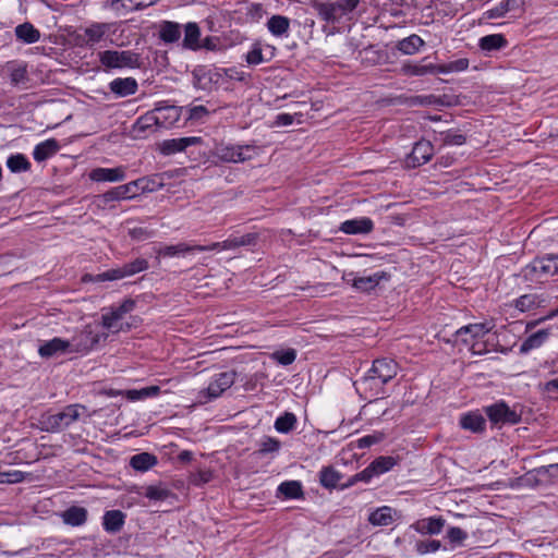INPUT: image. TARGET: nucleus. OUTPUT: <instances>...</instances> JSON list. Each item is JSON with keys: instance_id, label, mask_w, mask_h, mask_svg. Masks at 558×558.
Listing matches in <instances>:
<instances>
[{"instance_id": "obj_64", "label": "nucleus", "mask_w": 558, "mask_h": 558, "mask_svg": "<svg viewBox=\"0 0 558 558\" xmlns=\"http://www.w3.org/2000/svg\"><path fill=\"white\" fill-rule=\"evenodd\" d=\"M544 303H546L544 294L525 293V312L544 307Z\"/></svg>"}, {"instance_id": "obj_14", "label": "nucleus", "mask_w": 558, "mask_h": 558, "mask_svg": "<svg viewBox=\"0 0 558 558\" xmlns=\"http://www.w3.org/2000/svg\"><path fill=\"white\" fill-rule=\"evenodd\" d=\"M349 276L352 277V279L348 280L352 287L363 293H371L378 287L380 281H388L390 279V275L386 271H376L369 276H357L351 272Z\"/></svg>"}, {"instance_id": "obj_12", "label": "nucleus", "mask_w": 558, "mask_h": 558, "mask_svg": "<svg viewBox=\"0 0 558 558\" xmlns=\"http://www.w3.org/2000/svg\"><path fill=\"white\" fill-rule=\"evenodd\" d=\"M553 122L550 118L531 122L525 130V136H530L525 138V144H536V146L539 143L547 144V141L550 138V132L554 130Z\"/></svg>"}, {"instance_id": "obj_47", "label": "nucleus", "mask_w": 558, "mask_h": 558, "mask_svg": "<svg viewBox=\"0 0 558 558\" xmlns=\"http://www.w3.org/2000/svg\"><path fill=\"white\" fill-rule=\"evenodd\" d=\"M296 424L298 418L295 414L292 412H284L276 418L274 426L278 433L289 434L296 427Z\"/></svg>"}, {"instance_id": "obj_54", "label": "nucleus", "mask_w": 558, "mask_h": 558, "mask_svg": "<svg viewBox=\"0 0 558 558\" xmlns=\"http://www.w3.org/2000/svg\"><path fill=\"white\" fill-rule=\"evenodd\" d=\"M213 478L214 472L211 470H197L195 472L190 473L187 482L192 486L202 487L205 484L209 483Z\"/></svg>"}, {"instance_id": "obj_36", "label": "nucleus", "mask_w": 558, "mask_h": 558, "mask_svg": "<svg viewBox=\"0 0 558 558\" xmlns=\"http://www.w3.org/2000/svg\"><path fill=\"white\" fill-rule=\"evenodd\" d=\"M398 461L399 459L392 456H379L368 464V468L373 476L376 477L392 470Z\"/></svg>"}, {"instance_id": "obj_5", "label": "nucleus", "mask_w": 558, "mask_h": 558, "mask_svg": "<svg viewBox=\"0 0 558 558\" xmlns=\"http://www.w3.org/2000/svg\"><path fill=\"white\" fill-rule=\"evenodd\" d=\"M100 63L108 69L140 68V54L131 50H105L98 53Z\"/></svg>"}, {"instance_id": "obj_26", "label": "nucleus", "mask_w": 558, "mask_h": 558, "mask_svg": "<svg viewBox=\"0 0 558 558\" xmlns=\"http://www.w3.org/2000/svg\"><path fill=\"white\" fill-rule=\"evenodd\" d=\"M374 229V222L368 217H360L343 221L339 230L345 234H368Z\"/></svg>"}, {"instance_id": "obj_15", "label": "nucleus", "mask_w": 558, "mask_h": 558, "mask_svg": "<svg viewBox=\"0 0 558 558\" xmlns=\"http://www.w3.org/2000/svg\"><path fill=\"white\" fill-rule=\"evenodd\" d=\"M220 246V242L211 243L210 245H190L187 243H178L175 245L160 246L157 254L161 257H174L178 255H185L194 252L216 251Z\"/></svg>"}, {"instance_id": "obj_49", "label": "nucleus", "mask_w": 558, "mask_h": 558, "mask_svg": "<svg viewBox=\"0 0 558 558\" xmlns=\"http://www.w3.org/2000/svg\"><path fill=\"white\" fill-rule=\"evenodd\" d=\"M8 68L10 70V81L12 85L17 86L20 84H25L28 81L26 63L11 62Z\"/></svg>"}, {"instance_id": "obj_22", "label": "nucleus", "mask_w": 558, "mask_h": 558, "mask_svg": "<svg viewBox=\"0 0 558 558\" xmlns=\"http://www.w3.org/2000/svg\"><path fill=\"white\" fill-rule=\"evenodd\" d=\"M446 526V520L441 515H434L416 520L410 525V529L421 535H438Z\"/></svg>"}, {"instance_id": "obj_63", "label": "nucleus", "mask_w": 558, "mask_h": 558, "mask_svg": "<svg viewBox=\"0 0 558 558\" xmlns=\"http://www.w3.org/2000/svg\"><path fill=\"white\" fill-rule=\"evenodd\" d=\"M170 490L160 486L149 485L146 487L145 497L150 500H166L170 496Z\"/></svg>"}, {"instance_id": "obj_58", "label": "nucleus", "mask_w": 558, "mask_h": 558, "mask_svg": "<svg viewBox=\"0 0 558 558\" xmlns=\"http://www.w3.org/2000/svg\"><path fill=\"white\" fill-rule=\"evenodd\" d=\"M272 359L280 365H291L296 359V351L294 349L278 350L272 353Z\"/></svg>"}, {"instance_id": "obj_11", "label": "nucleus", "mask_w": 558, "mask_h": 558, "mask_svg": "<svg viewBox=\"0 0 558 558\" xmlns=\"http://www.w3.org/2000/svg\"><path fill=\"white\" fill-rule=\"evenodd\" d=\"M434 156V146L424 138L417 141L411 153L404 159V167L409 169L418 168L427 163Z\"/></svg>"}, {"instance_id": "obj_4", "label": "nucleus", "mask_w": 558, "mask_h": 558, "mask_svg": "<svg viewBox=\"0 0 558 558\" xmlns=\"http://www.w3.org/2000/svg\"><path fill=\"white\" fill-rule=\"evenodd\" d=\"M558 275V254H546L536 256L525 265V280L539 281L541 277Z\"/></svg>"}, {"instance_id": "obj_41", "label": "nucleus", "mask_w": 558, "mask_h": 558, "mask_svg": "<svg viewBox=\"0 0 558 558\" xmlns=\"http://www.w3.org/2000/svg\"><path fill=\"white\" fill-rule=\"evenodd\" d=\"M460 425L462 428L473 433H481L485 429L486 420L482 414L471 412L462 415Z\"/></svg>"}, {"instance_id": "obj_31", "label": "nucleus", "mask_w": 558, "mask_h": 558, "mask_svg": "<svg viewBox=\"0 0 558 558\" xmlns=\"http://www.w3.org/2000/svg\"><path fill=\"white\" fill-rule=\"evenodd\" d=\"M277 497L283 499H303L304 490L300 481H284L277 488Z\"/></svg>"}, {"instance_id": "obj_23", "label": "nucleus", "mask_w": 558, "mask_h": 558, "mask_svg": "<svg viewBox=\"0 0 558 558\" xmlns=\"http://www.w3.org/2000/svg\"><path fill=\"white\" fill-rule=\"evenodd\" d=\"M112 24L94 22L84 28V36L77 35L82 45L92 47L102 40L105 35L110 32Z\"/></svg>"}, {"instance_id": "obj_60", "label": "nucleus", "mask_w": 558, "mask_h": 558, "mask_svg": "<svg viewBox=\"0 0 558 558\" xmlns=\"http://www.w3.org/2000/svg\"><path fill=\"white\" fill-rule=\"evenodd\" d=\"M281 448V441L275 437H265L260 445L257 453L267 454L278 452Z\"/></svg>"}, {"instance_id": "obj_8", "label": "nucleus", "mask_w": 558, "mask_h": 558, "mask_svg": "<svg viewBox=\"0 0 558 558\" xmlns=\"http://www.w3.org/2000/svg\"><path fill=\"white\" fill-rule=\"evenodd\" d=\"M141 195L137 180L131 181L126 184H122L108 190L107 192L96 196V203L98 206H106L113 202L123 199H131Z\"/></svg>"}, {"instance_id": "obj_10", "label": "nucleus", "mask_w": 558, "mask_h": 558, "mask_svg": "<svg viewBox=\"0 0 558 558\" xmlns=\"http://www.w3.org/2000/svg\"><path fill=\"white\" fill-rule=\"evenodd\" d=\"M236 372L228 371L217 374L209 383L208 387L199 392L205 399L204 402L211 401L220 397L235 381Z\"/></svg>"}, {"instance_id": "obj_6", "label": "nucleus", "mask_w": 558, "mask_h": 558, "mask_svg": "<svg viewBox=\"0 0 558 558\" xmlns=\"http://www.w3.org/2000/svg\"><path fill=\"white\" fill-rule=\"evenodd\" d=\"M493 328L490 323L470 324L459 328L453 335V339H448V343H462L463 345H471L474 353V342L484 338Z\"/></svg>"}, {"instance_id": "obj_30", "label": "nucleus", "mask_w": 558, "mask_h": 558, "mask_svg": "<svg viewBox=\"0 0 558 558\" xmlns=\"http://www.w3.org/2000/svg\"><path fill=\"white\" fill-rule=\"evenodd\" d=\"M60 145L56 138L46 140L34 147L33 157L37 162L45 161L58 153Z\"/></svg>"}, {"instance_id": "obj_45", "label": "nucleus", "mask_w": 558, "mask_h": 558, "mask_svg": "<svg viewBox=\"0 0 558 558\" xmlns=\"http://www.w3.org/2000/svg\"><path fill=\"white\" fill-rule=\"evenodd\" d=\"M5 165L12 173L26 172L32 168V163L28 158L21 153L10 155Z\"/></svg>"}, {"instance_id": "obj_25", "label": "nucleus", "mask_w": 558, "mask_h": 558, "mask_svg": "<svg viewBox=\"0 0 558 558\" xmlns=\"http://www.w3.org/2000/svg\"><path fill=\"white\" fill-rule=\"evenodd\" d=\"M71 350L72 343L69 340L56 337L40 344L38 353L44 359H50L60 353L71 352Z\"/></svg>"}, {"instance_id": "obj_9", "label": "nucleus", "mask_w": 558, "mask_h": 558, "mask_svg": "<svg viewBox=\"0 0 558 558\" xmlns=\"http://www.w3.org/2000/svg\"><path fill=\"white\" fill-rule=\"evenodd\" d=\"M254 150L252 145L219 144L215 147L214 157L222 162H244L252 158L246 153Z\"/></svg>"}, {"instance_id": "obj_46", "label": "nucleus", "mask_w": 558, "mask_h": 558, "mask_svg": "<svg viewBox=\"0 0 558 558\" xmlns=\"http://www.w3.org/2000/svg\"><path fill=\"white\" fill-rule=\"evenodd\" d=\"M137 180L141 194L156 192L163 187L165 183L160 174L143 177Z\"/></svg>"}, {"instance_id": "obj_48", "label": "nucleus", "mask_w": 558, "mask_h": 558, "mask_svg": "<svg viewBox=\"0 0 558 558\" xmlns=\"http://www.w3.org/2000/svg\"><path fill=\"white\" fill-rule=\"evenodd\" d=\"M267 27L274 36H282L289 31L290 20L283 15H272L267 22Z\"/></svg>"}, {"instance_id": "obj_37", "label": "nucleus", "mask_w": 558, "mask_h": 558, "mask_svg": "<svg viewBox=\"0 0 558 558\" xmlns=\"http://www.w3.org/2000/svg\"><path fill=\"white\" fill-rule=\"evenodd\" d=\"M519 2L520 0H500L495 7L483 13V19L492 20L502 17L506 13L518 8Z\"/></svg>"}, {"instance_id": "obj_56", "label": "nucleus", "mask_w": 558, "mask_h": 558, "mask_svg": "<svg viewBox=\"0 0 558 558\" xmlns=\"http://www.w3.org/2000/svg\"><path fill=\"white\" fill-rule=\"evenodd\" d=\"M444 549V545L438 539H423L415 543V551L418 555H426Z\"/></svg>"}, {"instance_id": "obj_13", "label": "nucleus", "mask_w": 558, "mask_h": 558, "mask_svg": "<svg viewBox=\"0 0 558 558\" xmlns=\"http://www.w3.org/2000/svg\"><path fill=\"white\" fill-rule=\"evenodd\" d=\"M380 379L368 371L361 379L354 381L356 391L364 395V399H377L385 395L386 383H379Z\"/></svg>"}, {"instance_id": "obj_28", "label": "nucleus", "mask_w": 558, "mask_h": 558, "mask_svg": "<svg viewBox=\"0 0 558 558\" xmlns=\"http://www.w3.org/2000/svg\"><path fill=\"white\" fill-rule=\"evenodd\" d=\"M137 89L138 84L134 77H117L109 83V90L120 98L134 95Z\"/></svg>"}, {"instance_id": "obj_17", "label": "nucleus", "mask_w": 558, "mask_h": 558, "mask_svg": "<svg viewBox=\"0 0 558 558\" xmlns=\"http://www.w3.org/2000/svg\"><path fill=\"white\" fill-rule=\"evenodd\" d=\"M371 374L379 378V383L388 384L393 379L399 371L398 363L389 357H379L373 361L372 367L368 369Z\"/></svg>"}, {"instance_id": "obj_62", "label": "nucleus", "mask_w": 558, "mask_h": 558, "mask_svg": "<svg viewBox=\"0 0 558 558\" xmlns=\"http://www.w3.org/2000/svg\"><path fill=\"white\" fill-rule=\"evenodd\" d=\"M385 438L384 433L381 432H375L369 435H365L356 440V446L360 449L369 448L373 445L379 444Z\"/></svg>"}, {"instance_id": "obj_51", "label": "nucleus", "mask_w": 558, "mask_h": 558, "mask_svg": "<svg viewBox=\"0 0 558 558\" xmlns=\"http://www.w3.org/2000/svg\"><path fill=\"white\" fill-rule=\"evenodd\" d=\"M274 57V48H271V51L268 57H265L263 54V49L259 43L253 44L251 50L246 53L245 60L250 65H257L263 62H267L271 60Z\"/></svg>"}, {"instance_id": "obj_38", "label": "nucleus", "mask_w": 558, "mask_h": 558, "mask_svg": "<svg viewBox=\"0 0 558 558\" xmlns=\"http://www.w3.org/2000/svg\"><path fill=\"white\" fill-rule=\"evenodd\" d=\"M468 533L459 526H449L445 535L447 544L444 545V550H453L464 544L468 538Z\"/></svg>"}, {"instance_id": "obj_7", "label": "nucleus", "mask_w": 558, "mask_h": 558, "mask_svg": "<svg viewBox=\"0 0 558 558\" xmlns=\"http://www.w3.org/2000/svg\"><path fill=\"white\" fill-rule=\"evenodd\" d=\"M483 410L492 425L496 427L513 425L521 421V413L511 410L504 401L484 407Z\"/></svg>"}, {"instance_id": "obj_27", "label": "nucleus", "mask_w": 558, "mask_h": 558, "mask_svg": "<svg viewBox=\"0 0 558 558\" xmlns=\"http://www.w3.org/2000/svg\"><path fill=\"white\" fill-rule=\"evenodd\" d=\"M126 173L123 167L95 168L89 172V179L94 182H121Z\"/></svg>"}, {"instance_id": "obj_42", "label": "nucleus", "mask_w": 558, "mask_h": 558, "mask_svg": "<svg viewBox=\"0 0 558 558\" xmlns=\"http://www.w3.org/2000/svg\"><path fill=\"white\" fill-rule=\"evenodd\" d=\"M423 46H425V41L418 35L412 34L399 40L397 49L403 54L411 56L420 51Z\"/></svg>"}, {"instance_id": "obj_50", "label": "nucleus", "mask_w": 558, "mask_h": 558, "mask_svg": "<svg viewBox=\"0 0 558 558\" xmlns=\"http://www.w3.org/2000/svg\"><path fill=\"white\" fill-rule=\"evenodd\" d=\"M550 336V329L544 328L532 332L525 338V353L539 348Z\"/></svg>"}, {"instance_id": "obj_3", "label": "nucleus", "mask_w": 558, "mask_h": 558, "mask_svg": "<svg viewBox=\"0 0 558 558\" xmlns=\"http://www.w3.org/2000/svg\"><path fill=\"white\" fill-rule=\"evenodd\" d=\"M136 307V301L132 298L124 299L118 305H111L102 308L101 326L112 333H119V326L125 315L133 312Z\"/></svg>"}, {"instance_id": "obj_29", "label": "nucleus", "mask_w": 558, "mask_h": 558, "mask_svg": "<svg viewBox=\"0 0 558 558\" xmlns=\"http://www.w3.org/2000/svg\"><path fill=\"white\" fill-rule=\"evenodd\" d=\"M126 514L121 510H107L102 515V527L109 534H117L123 529Z\"/></svg>"}, {"instance_id": "obj_2", "label": "nucleus", "mask_w": 558, "mask_h": 558, "mask_svg": "<svg viewBox=\"0 0 558 558\" xmlns=\"http://www.w3.org/2000/svg\"><path fill=\"white\" fill-rule=\"evenodd\" d=\"M87 408L80 403L69 404L60 412L48 415L43 424L45 430L56 433L68 428L72 423L76 422Z\"/></svg>"}, {"instance_id": "obj_33", "label": "nucleus", "mask_w": 558, "mask_h": 558, "mask_svg": "<svg viewBox=\"0 0 558 558\" xmlns=\"http://www.w3.org/2000/svg\"><path fill=\"white\" fill-rule=\"evenodd\" d=\"M158 37L165 44H174L181 37V25L172 21H162L159 24Z\"/></svg>"}, {"instance_id": "obj_52", "label": "nucleus", "mask_w": 558, "mask_h": 558, "mask_svg": "<svg viewBox=\"0 0 558 558\" xmlns=\"http://www.w3.org/2000/svg\"><path fill=\"white\" fill-rule=\"evenodd\" d=\"M184 110H183V114L185 116V123L191 121V122H199V121H204L205 118H207L209 116V110L207 109V107L203 106V105H198V106H185V107H182Z\"/></svg>"}, {"instance_id": "obj_18", "label": "nucleus", "mask_w": 558, "mask_h": 558, "mask_svg": "<svg viewBox=\"0 0 558 558\" xmlns=\"http://www.w3.org/2000/svg\"><path fill=\"white\" fill-rule=\"evenodd\" d=\"M203 143L199 136L178 137L165 140L158 144L159 153L163 156H171L177 153L184 151L189 146L198 145Z\"/></svg>"}, {"instance_id": "obj_1", "label": "nucleus", "mask_w": 558, "mask_h": 558, "mask_svg": "<svg viewBox=\"0 0 558 558\" xmlns=\"http://www.w3.org/2000/svg\"><path fill=\"white\" fill-rule=\"evenodd\" d=\"M148 260L143 257H137L130 263L123 264L121 267L111 268L104 272L93 275L86 274L83 276L84 282H104V281H114L120 280L125 277L134 276L138 272H142L148 269Z\"/></svg>"}, {"instance_id": "obj_16", "label": "nucleus", "mask_w": 558, "mask_h": 558, "mask_svg": "<svg viewBox=\"0 0 558 558\" xmlns=\"http://www.w3.org/2000/svg\"><path fill=\"white\" fill-rule=\"evenodd\" d=\"M154 109L160 129H169L175 125L184 110L182 107L170 105L167 101L157 104Z\"/></svg>"}, {"instance_id": "obj_53", "label": "nucleus", "mask_w": 558, "mask_h": 558, "mask_svg": "<svg viewBox=\"0 0 558 558\" xmlns=\"http://www.w3.org/2000/svg\"><path fill=\"white\" fill-rule=\"evenodd\" d=\"M209 74L210 71L208 66L197 65L192 72L194 86L202 89H208L210 87Z\"/></svg>"}, {"instance_id": "obj_57", "label": "nucleus", "mask_w": 558, "mask_h": 558, "mask_svg": "<svg viewBox=\"0 0 558 558\" xmlns=\"http://www.w3.org/2000/svg\"><path fill=\"white\" fill-rule=\"evenodd\" d=\"M439 135H440L441 143L444 145L461 146L466 143V136L464 134L452 131V130L441 132Z\"/></svg>"}, {"instance_id": "obj_34", "label": "nucleus", "mask_w": 558, "mask_h": 558, "mask_svg": "<svg viewBox=\"0 0 558 558\" xmlns=\"http://www.w3.org/2000/svg\"><path fill=\"white\" fill-rule=\"evenodd\" d=\"M342 478V473L337 471L332 465L323 466L319 471V484L326 489H339Z\"/></svg>"}, {"instance_id": "obj_32", "label": "nucleus", "mask_w": 558, "mask_h": 558, "mask_svg": "<svg viewBox=\"0 0 558 558\" xmlns=\"http://www.w3.org/2000/svg\"><path fill=\"white\" fill-rule=\"evenodd\" d=\"M62 520L70 526H82L86 523L88 511L84 507L71 506L62 512Z\"/></svg>"}, {"instance_id": "obj_44", "label": "nucleus", "mask_w": 558, "mask_h": 558, "mask_svg": "<svg viewBox=\"0 0 558 558\" xmlns=\"http://www.w3.org/2000/svg\"><path fill=\"white\" fill-rule=\"evenodd\" d=\"M393 511L395 510L388 506L379 507L369 514L368 521L376 526H387L393 522Z\"/></svg>"}, {"instance_id": "obj_20", "label": "nucleus", "mask_w": 558, "mask_h": 558, "mask_svg": "<svg viewBox=\"0 0 558 558\" xmlns=\"http://www.w3.org/2000/svg\"><path fill=\"white\" fill-rule=\"evenodd\" d=\"M100 335L90 326L84 327L72 340L71 352H87L94 349L100 341Z\"/></svg>"}, {"instance_id": "obj_43", "label": "nucleus", "mask_w": 558, "mask_h": 558, "mask_svg": "<svg viewBox=\"0 0 558 558\" xmlns=\"http://www.w3.org/2000/svg\"><path fill=\"white\" fill-rule=\"evenodd\" d=\"M15 36L25 44H35L40 38V33L33 24L25 22L15 27Z\"/></svg>"}, {"instance_id": "obj_35", "label": "nucleus", "mask_w": 558, "mask_h": 558, "mask_svg": "<svg viewBox=\"0 0 558 558\" xmlns=\"http://www.w3.org/2000/svg\"><path fill=\"white\" fill-rule=\"evenodd\" d=\"M508 40L502 34H492L480 38L478 47L485 52H495L506 48Z\"/></svg>"}, {"instance_id": "obj_19", "label": "nucleus", "mask_w": 558, "mask_h": 558, "mask_svg": "<svg viewBox=\"0 0 558 558\" xmlns=\"http://www.w3.org/2000/svg\"><path fill=\"white\" fill-rule=\"evenodd\" d=\"M554 470L558 471V463L535 468L525 472V486L539 487L551 484L555 476L551 474Z\"/></svg>"}, {"instance_id": "obj_39", "label": "nucleus", "mask_w": 558, "mask_h": 558, "mask_svg": "<svg viewBox=\"0 0 558 558\" xmlns=\"http://www.w3.org/2000/svg\"><path fill=\"white\" fill-rule=\"evenodd\" d=\"M158 463V459L155 454L149 452H141L134 454L130 459V465L140 472H146Z\"/></svg>"}, {"instance_id": "obj_61", "label": "nucleus", "mask_w": 558, "mask_h": 558, "mask_svg": "<svg viewBox=\"0 0 558 558\" xmlns=\"http://www.w3.org/2000/svg\"><path fill=\"white\" fill-rule=\"evenodd\" d=\"M440 73L447 74L451 72H462L469 68V60L466 58H461L454 61H451L446 64H439Z\"/></svg>"}, {"instance_id": "obj_24", "label": "nucleus", "mask_w": 558, "mask_h": 558, "mask_svg": "<svg viewBox=\"0 0 558 558\" xmlns=\"http://www.w3.org/2000/svg\"><path fill=\"white\" fill-rule=\"evenodd\" d=\"M158 129H160L158 118L153 109L136 119L132 125V133L135 137H146L148 133H154Z\"/></svg>"}, {"instance_id": "obj_59", "label": "nucleus", "mask_w": 558, "mask_h": 558, "mask_svg": "<svg viewBox=\"0 0 558 558\" xmlns=\"http://www.w3.org/2000/svg\"><path fill=\"white\" fill-rule=\"evenodd\" d=\"M155 233H156L155 230L149 229L147 227H134V228H130L128 231L129 236L133 241H137V242H142V241L151 239L153 236H155Z\"/></svg>"}, {"instance_id": "obj_21", "label": "nucleus", "mask_w": 558, "mask_h": 558, "mask_svg": "<svg viewBox=\"0 0 558 558\" xmlns=\"http://www.w3.org/2000/svg\"><path fill=\"white\" fill-rule=\"evenodd\" d=\"M401 72L408 76H425L440 73L439 64L430 61V57H424L420 62H407L402 65Z\"/></svg>"}, {"instance_id": "obj_55", "label": "nucleus", "mask_w": 558, "mask_h": 558, "mask_svg": "<svg viewBox=\"0 0 558 558\" xmlns=\"http://www.w3.org/2000/svg\"><path fill=\"white\" fill-rule=\"evenodd\" d=\"M311 8L317 13L320 20L327 23H336V17L332 15L329 8V2H322L319 0H312Z\"/></svg>"}, {"instance_id": "obj_40", "label": "nucleus", "mask_w": 558, "mask_h": 558, "mask_svg": "<svg viewBox=\"0 0 558 558\" xmlns=\"http://www.w3.org/2000/svg\"><path fill=\"white\" fill-rule=\"evenodd\" d=\"M201 28L194 23L190 22L184 27L183 47L190 50H197L199 46Z\"/></svg>"}]
</instances>
